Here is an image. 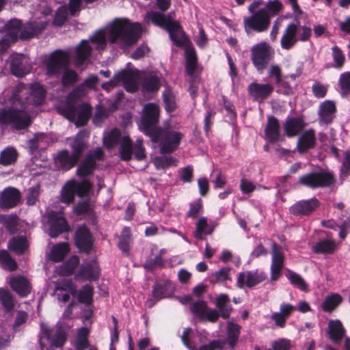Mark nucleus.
Instances as JSON below:
<instances>
[{"label":"nucleus","instance_id":"nucleus-36","mask_svg":"<svg viewBox=\"0 0 350 350\" xmlns=\"http://www.w3.org/2000/svg\"><path fill=\"white\" fill-rule=\"evenodd\" d=\"M265 134L269 142L275 143L278 141L280 136V124L278 120L274 116L268 117Z\"/></svg>","mask_w":350,"mask_h":350},{"label":"nucleus","instance_id":"nucleus-12","mask_svg":"<svg viewBox=\"0 0 350 350\" xmlns=\"http://www.w3.org/2000/svg\"><path fill=\"white\" fill-rule=\"evenodd\" d=\"M49 235L57 238L70 231V226L62 211H50L46 213Z\"/></svg>","mask_w":350,"mask_h":350},{"label":"nucleus","instance_id":"nucleus-25","mask_svg":"<svg viewBox=\"0 0 350 350\" xmlns=\"http://www.w3.org/2000/svg\"><path fill=\"white\" fill-rule=\"evenodd\" d=\"M175 285L169 279L161 280L152 287V296L157 300H161L170 297L175 291Z\"/></svg>","mask_w":350,"mask_h":350},{"label":"nucleus","instance_id":"nucleus-56","mask_svg":"<svg viewBox=\"0 0 350 350\" xmlns=\"http://www.w3.org/2000/svg\"><path fill=\"white\" fill-rule=\"evenodd\" d=\"M142 87L143 90L147 92H157L161 87L160 80L159 77L155 75L146 77L142 81Z\"/></svg>","mask_w":350,"mask_h":350},{"label":"nucleus","instance_id":"nucleus-58","mask_svg":"<svg viewBox=\"0 0 350 350\" xmlns=\"http://www.w3.org/2000/svg\"><path fill=\"white\" fill-rule=\"evenodd\" d=\"M121 137V132L118 129H112L103 138L105 146L109 149L113 148L118 144Z\"/></svg>","mask_w":350,"mask_h":350},{"label":"nucleus","instance_id":"nucleus-50","mask_svg":"<svg viewBox=\"0 0 350 350\" xmlns=\"http://www.w3.org/2000/svg\"><path fill=\"white\" fill-rule=\"evenodd\" d=\"M342 297L340 295L334 293L327 296L321 304L324 312H331L335 310L342 302Z\"/></svg>","mask_w":350,"mask_h":350},{"label":"nucleus","instance_id":"nucleus-29","mask_svg":"<svg viewBox=\"0 0 350 350\" xmlns=\"http://www.w3.org/2000/svg\"><path fill=\"white\" fill-rule=\"evenodd\" d=\"M118 84L122 83L126 92L134 93L138 89L137 76L130 70H122L117 73Z\"/></svg>","mask_w":350,"mask_h":350},{"label":"nucleus","instance_id":"nucleus-13","mask_svg":"<svg viewBox=\"0 0 350 350\" xmlns=\"http://www.w3.org/2000/svg\"><path fill=\"white\" fill-rule=\"evenodd\" d=\"M271 59V48L265 42L257 44L251 49V59L254 67L262 72Z\"/></svg>","mask_w":350,"mask_h":350},{"label":"nucleus","instance_id":"nucleus-63","mask_svg":"<svg viewBox=\"0 0 350 350\" xmlns=\"http://www.w3.org/2000/svg\"><path fill=\"white\" fill-rule=\"evenodd\" d=\"M225 345L226 342L223 340H213L208 344L201 345L198 349L194 346L192 350H222Z\"/></svg>","mask_w":350,"mask_h":350},{"label":"nucleus","instance_id":"nucleus-55","mask_svg":"<svg viewBox=\"0 0 350 350\" xmlns=\"http://www.w3.org/2000/svg\"><path fill=\"white\" fill-rule=\"evenodd\" d=\"M79 263V259L78 256H72L59 267V273L66 276L72 275Z\"/></svg>","mask_w":350,"mask_h":350},{"label":"nucleus","instance_id":"nucleus-30","mask_svg":"<svg viewBox=\"0 0 350 350\" xmlns=\"http://www.w3.org/2000/svg\"><path fill=\"white\" fill-rule=\"evenodd\" d=\"M337 250V243L334 239H322L316 242L311 247L314 254L330 255Z\"/></svg>","mask_w":350,"mask_h":350},{"label":"nucleus","instance_id":"nucleus-48","mask_svg":"<svg viewBox=\"0 0 350 350\" xmlns=\"http://www.w3.org/2000/svg\"><path fill=\"white\" fill-rule=\"evenodd\" d=\"M241 332V326L232 322L227 324V342L233 349L239 340Z\"/></svg>","mask_w":350,"mask_h":350},{"label":"nucleus","instance_id":"nucleus-46","mask_svg":"<svg viewBox=\"0 0 350 350\" xmlns=\"http://www.w3.org/2000/svg\"><path fill=\"white\" fill-rule=\"evenodd\" d=\"M8 247L18 254H24L28 247L26 237L21 236L12 238L8 242Z\"/></svg>","mask_w":350,"mask_h":350},{"label":"nucleus","instance_id":"nucleus-39","mask_svg":"<svg viewBox=\"0 0 350 350\" xmlns=\"http://www.w3.org/2000/svg\"><path fill=\"white\" fill-rule=\"evenodd\" d=\"M90 329L86 327H81L77 330L76 337L73 342L75 350H85L90 347L89 341Z\"/></svg>","mask_w":350,"mask_h":350},{"label":"nucleus","instance_id":"nucleus-5","mask_svg":"<svg viewBox=\"0 0 350 350\" xmlns=\"http://www.w3.org/2000/svg\"><path fill=\"white\" fill-rule=\"evenodd\" d=\"M25 103L21 105V109L14 107L4 108L0 111V123L10 125L16 130L28 128L32 123L31 116L25 111Z\"/></svg>","mask_w":350,"mask_h":350},{"label":"nucleus","instance_id":"nucleus-1","mask_svg":"<svg viewBox=\"0 0 350 350\" xmlns=\"http://www.w3.org/2000/svg\"><path fill=\"white\" fill-rule=\"evenodd\" d=\"M142 25L139 23H131L126 18H116L109 29V41L111 44L120 40L125 46L135 44L141 38Z\"/></svg>","mask_w":350,"mask_h":350},{"label":"nucleus","instance_id":"nucleus-60","mask_svg":"<svg viewBox=\"0 0 350 350\" xmlns=\"http://www.w3.org/2000/svg\"><path fill=\"white\" fill-rule=\"evenodd\" d=\"M55 291L56 293L67 291L72 296H75L77 294L76 287L70 280H62L57 282L55 285Z\"/></svg>","mask_w":350,"mask_h":350},{"label":"nucleus","instance_id":"nucleus-49","mask_svg":"<svg viewBox=\"0 0 350 350\" xmlns=\"http://www.w3.org/2000/svg\"><path fill=\"white\" fill-rule=\"evenodd\" d=\"M215 227V225L208 224L207 219L202 217L196 224L195 237L198 239H202V234H211Z\"/></svg>","mask_w":350,"mask_h":350},{"label":"nucleus","instance_id":"nucleus-38","mask_svg":"<svg viewBox=\"0 0 350 350\" xmlns=\"http://www.w3.org/2000/svg\"><path fill=\"white\" fill-rule=\"evenodd\" d=\"M92 47L87 40H83L76 47L75 64L77 66H82L92 53Z\"/></svg>","mask_w":350,"mask_h":350},{"label":"nucleus","instance_id":"nucleus-54","mask_svg":"<svg viewBox=\"0 0 350 350\" xmlns=\"http://www.w3.org/2000/svg\"><path fill=\"white\" fill-rule=\"evenodd\" d=\"M94 288L90 284L83 286L78 292L77 299L81 304L89 306L93 301Z\"/></svg>","mask_w":350,"mask_h":350},{"label":"nucleus","instance_id":"nucleus-51","mask_svg":"<svg viewBox=\"0 0 350 350\" xmlns=\"http://www.w3.org/2000/svg\"><path fill=\"white\" fill-rule=\"evenodd\" d=\"M162 96L165 111L169 113L174 112L177 108V104L172 90L166 88L162 93Z\"/></svg>","mask_w":350,"mask_h":350},{"label":"nucleus","instance_id":"nucleus-18","mask_svg":"<svg viewBox=\"0 0 350 350\" xmlns=\"http://www.w3.org/2000/svg\"><path fill=\"white\" fill-rule=\"evenodd\" d=\"M320 204L319 200L314 197L297 202L290 207L289 211L295 216H308L314 212L320 206Z\"/></svg>","mask_w":350,"mask_h":350},{"label":"nucleus","instance_id":"nucleus-32","mask_svg":"<svg viewBox=\"0 0 350 350\" xmlns=\"http://www.w3.org/2000/svg\"><path fill=\"white\" fill-rule=\"evenodd\" d=\"M336 111V105L333 101H324L319 107V116L320 122L325 124L332 123Z\"/></svg>","mask_w":350,"mask_h":350},{"label":"nucleus","instance_id":"nucleus-26","mask_svg":"<svg viewBox=\"0 0 350 350\" xmlns=\"http://www.w3.org/2000/svg\"><path fill=\"white\" fill-rule=\"evenodd\" d=\"M78 276L88 281H96L100 275V269L96 261L83 264L77 273Z\"/></svg>","mask_w":350,"mask_h":350},{"label":"nucleus","instance_id":"nucleus-47","mask_svg":"<svg viewBox=\"0 0 350 350\" xmlns=\"http://www.w3.org/2000/svg\"><path fill=\"white\" fill-rule=\"evenodd\" d=\"M286 277L290 282L291 284H292L295 288L305 293L309 291V287L307 282L299 274L292 271H288L286 274Z\"/></svg>","mask_w":350,"mask_h":350},{"label":"nucleus","instance_id":"nucleus-62","mask_svg":"<svg viewBox=\"0 0 350 350\" xmlns=\"http://www.w3.org/2000/svg\"><path fill=\"white\" fill-rule=\"evenodd\" d=\"M338 85L342 96L350 94V71L345 72L340 75Z\"/></svg>","mask_w":350,"mask_h":350},{"label":"nucleus","instance_id":"nucleus-24","mask_svg":"<svg viewBox=\"0 0 350 350\" xmlns=\"http://www.w3.org/2000/svg\"><path fill=\"white\" fill-rule=\"evenodd\" d=\"M299 22L288 24L285 28L280 40L282 49L284 50L291 49L299 41L297 36Z\"/></svg>","mask_w":350,"mask_h":350},{"label":"nucleus","instance_id":"nucleus-2","mask_svg":"<svg viewBox=\"0 0 350 350\" xmlns=\"http://www.w3.org/2000/svg\"><path fill=\"white\" fill-rule=\"evenodd\" d=\"M92 107L87 103H80L79 96L74 92H70L66 97V102L58 107L59 114L70 122H75L78 127L83 126L89 121Z\"/></svg>","mask_w":350,"mask_h":350},{"label":"nucleus","instance_id":"nucleus-52","mask_svg":"<svg viewBox=\"0 0 350 350\" xmlns=\"http://www.w3.org/2000/svg\"><path fill=\"white\" fill-rule=\"evenodd\" d=\"M0 266L9 271H16L18 268L16 262L12 258L8 251L0 250Z\"/></svg>","mask_w":350,"mask_h":350},{"label":"nucleus","instance_id":"nucleus-34","mask_svg":"<svg viewBox=\"0 0 350 350\" xmlns=\"http://www.w3.org/2000/svg\"><path fill=\"white\" fill-rule=\"evenodd\" d=\"M305 126L306 123L302 118H287L284 125L285 135L288 137H295Z\"/></svg>","mask_w":350,"mask_h":350},{"label":"nucleus","instance_id":"nucleus-21","mask_svg":"<svg viewBox=\"0 0 350 350\" xmlns=\"http://www.w3.org/2000/svg\"><path fill=\"white\" fill-rule=\"evenodd\" d=\"M54 163L60 170L68 172L77 165L79 161L66 149H63L57 152L54 157Z\"/></svg>","mask_w":350,"mask_h":350},{"label":"nucleus","instance_id":"nucleus-64","mask_svg":"<svg viewBox=\"0 0 350 350\" xmlns=\"http://www.w3.org/2000/svg\"><path fill=\"white\" fill-rule=\"evenodd\" d=\"M343 217H345V215L341 214L339 219L342 223L340 225H338L340 230L338 235L341 239H345L350 232V214L345 219H343Z\"/></svg>","mask_w":350,"mask_h":350},{"label":"nucleus","instance_id":"nucleus-44","mask_svg":"<svg viewBox=\"0 0 350 350\" xmlns=\"http://www.w3.org/2000/svg\"><path fill=\"white\" fill-rule=\"evenodd\" d=\"M133 152V142L130 137L124 136L120 146V157L124 161H129L132 159Z\"/></svg>","mask_w":350,"mask_h":350},{"label":"nucleus","instance_id":"nucleus-33","mask_svg":"<svg viewBox=\"0 0 350 350\" xmlns=\"http://www.w3.org/2000/svg\"><path fill=\"white\" fill-rule=\"evenodd\" d=\"M45 96L46 90L44 86L39 83H34L30 86V95L25 103L38 106L44 103Z\"/></svg>","mask_w":350,"mask_h":350},{"label":"nucleus","instance_id":"nucleus-22","mask_svg":"<svg viewBox=\"0 0 350 350\" xmlns=\"http://www.w3.org/2000/svg\"><path fill=\"white\" fill-rule=\"evenodd\" d=\"M21 198L19 190L14 187H8L3 190L0 196V207L10 209L16 207Z\"/></svg>","mask_w":350,"mask_h":350},{"label":"nucleus","instance_id":"nucleus-53","mask_svg":"<svg viewBox=\"0 0 350 350\" xmlns=\"http://www.w3.org/2000/svg\"><path fill=\"white\" fill-rule=\"evenodd\" d=\"M17 151L12 147H8L0 153V163L4 166L14 164L17 159Z\"/></svg>","mask_w":350,"mask_h":350},{"label":"nucleus","instance_id":"nucleus-7","mask_svg":"<svg viewBox=\"0 0 350 350\" xmlns=\"http://www.w3.org/2000/svg\"><path fill=\"white\" fill-rule=\"evenodd\" d=\"M297 183L302 186L314 189L334 186L336 178L332 171L321 170L300 176Z\"/></svg>","mask_w":350,"mask_h":350},{"label":"nucleus","instance_id":"nucleus-23","mask_svg":"<svg viewBox=\"0 0 350 350\" xmlns=\"http://www.w3.org/2000/svg\"><path fill=\"white\" fill-rule=\"evenodd\" d=\"M47 25L48 22L46 21H31L24 25L21 23V28L19 30L21 33L18 34V37L21 40H27L37 36L46 29Z\"/></svg>","mask_w":350,"mask_h":350},{"label":"nucleus","instance_id":"nucleus-59","mask_svg":"<svg viewBox=\"0 0 350 350\" xmlns=\"http://www.w3.org/2000/svg\"><path fill=\"white\" fill-rule=\"evenodd\" d=\"M350 176V150L343 152V159L339 169V176L343 180Z\"/></svg>","mask_w":350,"mask_h":350},{"label":"nucleus","instance_id":"nucleus-3","mask_svg":"<svg viewBox=\"0 0 350 350\" xmlns=\"http://www.w3.org/2000/svg\"><path fill=\"white\" fill-rule=\"evenodd\" d=\"M151 21L168 32L171 41L176 46L182 47L189 41L180 23L173 20L170 15L154 12L151 14Z\"/></svg>","mask_w":350,"mask_h":350},{"label":"nucleus","instance_id":"nucleus-42","mask_svg":"<svg viewBox=\"0 0 350 350\" xmlns=\"http://www.w3.org/2000/svg\"><path fill=\"white\" fill-rule=\"evenodd\" d=\"M229 302L230 299L226 294H221L216 299L215 305L219 310L217 311L219 313V317H221L224 319H229L231 314L232 306L227 305Z\"/></svg>","mask_w":350,"mask_h":350},{"label":"nucleus","instance_id":"nucleus-11","mask_svg":"<svg viewBox=\"0 0 350 350\" xmlns=\"http://www.w3.org/2000/svg\"><path fill=\"white\" fill-rule=\"evenodd\" d=\"M271 23V16L265 8H262L243 19L245 31L263 32L268 29Z\"/></svg>","mask_w":350,"mask_h":350},{"label":"nucleus","instance_id":"nucleus-8","mask_svg":"<svg viewBox=\"0 0 350 350\" xmlns=\"http://www.w3.org/2000/svg\"><path fill=\"white\" fill-rule=\"evenodd\" d=\"M92 188V184L88 180L78 182L75 179L66 181L60 192V201L66 204H70L75 201V196L80 198L87 196Z\"/></svg>","mask_w":350,"mask_h":350},{"label":"nucleus","instance_id":"nucleus-43","mask_svg":"<svg viewBox=\"0 0 350 350\" xmlns=\"http://www.w3.org/2000/svg\"><path fill=\"white\" fill-rule=\"evenodd\" d=\"M198 57L193 48H188L185 51V69L188 75L194 74L197 68Z\"/></svg>","mask_w":350,"mask_h":350},{"label":"nucleus","instance_id":"nucleus-20","mask_svg":"<svg viewBox=\"0 0 350 350\" xmlns=\"http://www.w3.org/2000/svg\"><path fill=\"white\" fill-rule=\"evenodd\" d=\"M273 87L271 84L258 83L253 82L248 85L247 90L250 96L254 101L264 102L273 92Z\"/></svg>","mask_w":350,"mask_h":350},{"label":"nucleus","instance_id":"nucleus-35","mask_svg":"<svg viewBox=\"0 0 350 350\" xmlns=\"http://www.w3.org/2000/svg\"><path fill=\"white\" fill-rule=\"evenodd\" d=\"M25 57L23 55L14 56L10 63V70L13 75L23 77L29 72L30 66L25 64Z\"/></svg>","mask_w":350,"mask_h":350},{"label":"nucleus","instance_id":"nucleus-45","mask_svg":"<svg viewBox=\"0 0 350 350\" xmlns=\"http://www.w3.org/2000/svg\"><path fill=\"white\" fill-rule=\"evenodd\" d=\"M0 303L5 312L10 313L13 311L15 301L12 294L8 289L0 288Z\"/></svg>","mask_w":350,"mask_h":350},{"label":"nucleus","instance_id":"nucleus-27","mask_svg":"<svg viewBox=\"0 0 350 350\" xmlns=\"http://www.w3.org/2000/svg\"><path fill=\"white\" fill-rule=\"evenodd\" d=\"M9 285L21 297H26L31 293V284L28 280L24 276L18 275L13 277L10 280Z\"/></svg>","mask_w":350,"mask_h":350},{"label":"nucleus","instance_id":"nucleus-41","mask_svg":"<svg viewBox=\"0 0 350 350\" xmlns=\"http://www.w3.org/2000/svg\"><path fill=\"white\" fill-rule=\"evenodd\" d=\"M70 252V245L62 242L55 245L51 251L50 259L55 262L62 261Z\"/></svg>","mask_w":350,"mask_h":350},{"label":"nucleus","instance_id":"nucleus-31","mask_svg":"<svg viewBox=\"0 0 350 350\" xmlns=\"http://www.w3.org/2000/svg\"><path fill=\"white\" fill-rule=\"evenodd\" d=\"M86 132L79 131L70 144L72 154L79 161L84 152L88 147V141L85 139Z\"/></svg>","mask_w":350,"mask_h":350},{"label":"nucleus","instance_id":"nucleus-57","mask_svg":"<svg viewBox=\"0 0 350 350\" xmlns=\"http://www.w3.org/2000/svg\"><path fill=\"white\" fill-rule=\"evenodd\" d=\"M78 79V74L74 70L65 68L62 72V84L64 87L72 86Z\"/></svg>","mask_w":350,"mask_h":350},{"label":"nucleus","instance_id":"nucleus-16","mask_svg":"<svg viewBox=\"0 0 350 350\" xmlns=\"http://www.w3.org/2000/svg\"><path fill=\"white\" fill-rule=\"evenodd\" d=\"M21 28V21L20 20L13 19L8 22L6 35L0 40V54L5 53L10 47V44L14 43L17 40Z\"/></svg>","mask_w":350,"mask_h":350},{"label":"nucleus","instance_id":"nucleus-17","mask_svg":"<svg viewBox=\"0 0 350 350\" xmlns=\"http://www.w3.org/2000/svg\"><path fill=\"white\" fill-rule=\"evenodd\" d=\"M267 279L265 272L256 270L255 271L240 272L237 277V286L243 288L245 286L252 288Z\"/></svg>","mask_w":350,"mask_h":350},{"label":"nucleus","instance_id":"nucleus-61","mask_svg":"<svg viewBox=\"0 0 350 350\" xmlns=\"http://www.w3.org/2000/svg\"><path fill=\"white\" fill-rule=\"evenodd\" d=\"M204 211L203 202L199 198L197 200L189 204V209L186 214L187 217L196 219Z\"/></svg>","mask_w":350,"mask_h":350},{"label":"nucleus","instance_id":"nucleus-40","mask_svg":"<svg viewBox=\"0 0 350 350\" xmlns=\"http://www.w3.org/2000/svg\"><path fill=\"white\" fill-rule=\"evenodd\" d=\"M97 164L93 161L90 157H85L84 159L78 165L76 175L80 178H85L94 174Z\"/></svg>","mask_w":350,"mask_h":350},{"label":"nucleus","instance_id":"nucleus-19","mask_svg":"<svg viewBox=\"0 0 350 350\" xmlns=\"http://www.w3.org/2000/svg\"><path fill=\"white\" fill-rule=\"evenodd\" d=\"M272 247V260L271 265V280L272 281L278 280L281 275L284 262V256L281 247L273 243Z\"/></svg>","mask_w":350,"mask_h":350},{"label":"nucleus","instance_id":"nucleus-15","mask_svg":"<svg viewBox=\"0 0 350 350\" xmlns=\"http://www.w3.org/2000/svg\"><path fill=\"white\" fill-rule=\"evenodd\" d=\"M190 310L200 321L216 323L219 318V313L216 309H209L205 301L200 300L192 303Z\"/></svg>","mask_w":350,"mask_h":350},{"label":"nucleus","instance_id":"nucleus-6","mask_svg":"<svg viewBox=\"0 0 350 350\" xmlns=\"http://www.w3.org/2000/svg\"><path fill=\"white\" fill-rule=\"evenodd\" d=\"M149 137L153 143H159L161 154H170L178 148L183 135L180 132L161 127Z\"/></svg>","mask_w":350,"mask_h":350},{"label":"nucleus","instance_id":"nucleus-10","mask_svg":"<svg viewBox=\"0 0 350 350\" xmlns=\"http://www.w3.org/2000/svg\"><path fill=\"white\" fill-rule=\"evenodd\" d=\"M159 116L160 109L157 104L150 103L144 105L139 128L146 136L150 137L157 129L161 128L157 126Z\"/></svg>","mask_w":350,"mask_h":350},{"label":"nucleus","instance_id":"nucleus-37","mask_svg":"<svg viewBox=\"0 0 350 350\" xmlns=\"http://www.w3.org/2000/svg\"><path fill=\"white\" fill-rule=\"evenodd\" d=\"M345 329L339 320H332L328 323V334L330 340L339 344L345 335Z\"/></svg>","mask_w":350,"mask_h":350},{"label":"nucleus","instance_id":"nucleus-4","mask_svg":"<svg viewBox=\"0 0 350 350\" xmlns=\"http://www.w3.org/2000/svg\"><path fill=\"white\" fill-rule=\"evenodd\" d=\"M68 340V334L62 326L49 327L44 324L40 326L39 345L41 350L61 349Z\"/></svg>","mask_w":350,"mask_h":350},{"label":"nucleus","instance_id":"nucleus-9","mask_svg":"<svg viewBox=\"0 0 350 350\" xmlns=\"http://www.w3.org/2000/svg\"><path fill=\"white\" fill-rule=\"evenodd\" d=\"M69 64L68 54L61 49H57L52 52L49 57L44 61L46 74L49 77H59L62 71L69 66Z\"/></svg>","mask_w":350,"mask_h":350},{"label":"nucleus","instance_id":"nucleus-14","mask_svg":"<svg viewBox=\"0 0 350 350\" xmlns=\"http://www.w3.org/2000/svg\"><path fill=\"white\" fill-rule=\"evenodd\" d=\"M75 245L79 252L88 254L94 247V238L85 225L79 226L74 234Z\"/></svg>","mask_w":350,"mask_h":350},{"label":"nucleus","instance_id":"nucleus-28","mask_svg":"<svg viewBox=\"0 0 350 350\" xmlns=\"http://www.w3.org/2000/svg\"><path fill=\"white\" fill-rule=\"evenodd\" d=\"M316 135L314 130L310 129L305 131L299 137L297 143V150L299 153L306 152L312 149L316 145Z\"/></svg>","mask_w":350,"mask_h":350}]
</instances>
